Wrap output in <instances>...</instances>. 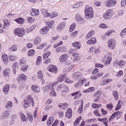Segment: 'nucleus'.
<instances>
[{"label": "nucleus", "instance_id": "11", "mask_svg": "<svg viewBox=\"0 0 126 126\" xmlns=\"http://www.w3.org/2000/svg\"><path fill=\"white\" fill-rule=\"evenodd\" d=\"M75 19L77 23L79 24H81L84 22V18L80 15L77 14L75 16Z\"/></svg>", "mask_w": 126, "mask_h": 126}, {"label": "nucleus", "instance_id": "3", "mask_svg": "<svg viewBox=\"0 0 126 126\" xmlns=\"http://www.w3.org/2000/svg\"><path fill=\"white\" fill-rule=\"evenodd\" d=\"M114 14V11L112 9L107 10L103 15V18L105 19H110Z\"/></svg>", "mask_w": 126, "mask_h": 126}, {"label": "nucleus", "instance_id": "53", "mask_svg": "<svg viewBox=\"0 0 126 126\" xmlns=\"http://www.w3.org/2000/svg\"><path fill=\"white\" fill-rule=\"evenodd\" d=\"M35 51L33 49H31L29 51L28 55L29 56H33L34 55Z\"/></svg>", "mask_w": 126, "mask_h": 126}, {"label": "nucleus", "instance_id": "8", "mask_svg": "<svg viewBox=\"0 0 126 126\" xmlns=\"http://www.w3.org/2000/svg\"><path fill=\"white\" fill-rule=\"evenodd\" d=\"M55 83H54L53 82H52L45 85V87H43L42 88V90L44 93H46L48 92L50 89H51V88L55 86Z\"/></svg>", "mask_w": 126, "mask_h": 126}, {"label": "nucleus", "instance_id": "50", "mask_svg": "<svg viewBox=\"0 0 126 126\" xmlns=\"http://www.w3.org/2000/svg\"><path fill=\"white\" fill-rule=\"evenodd\" d=\"M21 67L20 68V70L23 72H25L27 70L28 68V65L25 64L24 65H22V66H21Z\"/></svg>", "mask_w": 126, "mask_h": 126}, {"label": "nucleus", "instance_id": "44", "mask_svg": "<svg viewBox=\"0 0 126 126\" xmlns=\"http://www.w3.org/2000/svg\"><path fill=\"white\" fill-rule=\"evenodd\" d=\"M94 33L95 32L94 31H90L86 35V38L87 39L90 38L93 36Z\"/></svg>", "mask_w": 126, "mask_h": 126}, {"label": "nucleus", "instance_id": "51", "mask_svg": "<svg viewBox=\"0 0 126 126\" xmlns=\"http://www.w3.org/2000/svg\"><path fill=\"white\" fill-rule=\"evenodd\" d=\"M37 73L38 75V79H41L43 78V76L42 72L41 70H39L38 71Z\"/></svg>", "mask_w": 126, "mask_h": 126}, {"label": "nucleus", "instance_id": "35", "mask_svg": "<svg viewBox=\"0 0 126 126\" xmlns=\"http://www.w3.org/2000/svg\"><path fill=\"white\" fill-rule=\"evenodd\" d=\"M30 102L28 100L24 99V100L23 107L25 109H27V107L30 106Z\"/></svg>", "mask_w": 126, "mask_h": 126}, {"label": "nucleus", "instance_id": "63", "mask_svg": "<svg viewBox=\"0 0 126 126\" xmlns=\"http://www.w3.org/2000/svg\"><path fill=\"white\" fill-rule=\"evenodd\" d=\"M125 34H126V27L122 31L120 35L121 37H123Z\"/></svg>", "mask_w": 126, "mask_h": 126}, {"label": "nucleus", "instance_id": "6", "mask_svg": "<svg viewBox=\"0 0 126 126\" xmlns=\"http://www.w3.org/2000/svg\"><path fill=\"white\" fill-rule=\"evenodd\" d=\"M17 79L19 83L23 84L26 80L27 77L24 74L21 73L18 75Z\"/></svg>", "mask_w": 126, "mask_h": 126}, {"label": "nucleus", "instance_id": "58", "mask_svg": "<svg viewBox=\"0 0 126 126\" xmlns=\"http://www.w3.org/2000/svg\"><path fill=\"white\" fill-rule=\"evenodd\" d=\"M122 104V101L119 100L118 101L117 107L115 108V110H119L121 107V106Z\"/></svg>", "mask_w": 126, "mask_h": 126}, {"label": "nucleus", "instance_id": "59", "mask_svg": "<svg viewBox=\"0 0 126 126\" xmlns=\"http://www.w3.org/2000/svg\"><path fill=\"white\" fill-rule=\"evenodd\" d=\"M82 117L81 116L77 118L74 123V125L75 126L77 125L79 123L80 120L82 119Z\"/></svg>", "mask_w": 126, "mask_h": 126}, {"label": "nucleus", "instance_id": "47", "mask_svg": "<svg viewBox=\"0 0 126 126\" xmlns=\"http://www.w3.org/2000/svg\"><path fill=\"white\" fill-rule=\"evenodd\" d=\"M112 94L115 99L116 100H118V92L116 91H113Z\"/></svg>", "mask_w": 126, "mask_h": 126}, {"label": "nucleus", "instance_id": "31", "mask_svg": "<svg viewBox=\"0 0 126 126\" xmlns=\"http://www.w3.org/2000/svg\"><path fill=\"white\" fill-rule=\"evenodd\" d=\"M83 4V1H79L72 5V8L73 9L77 8L81 6Z\"/></svg>", "mask_w": 126, "mask_h": 126}, {"label": "nucleus", "instance_id": "55", "mask_svg": "<svg viewBox=\"0 0 126 126\" xmlns=\"http://www.w3.org/2000/svg\"><path fill=\"white\" fill-rule=\"evenodd\" d=\"M87 81V79L84 78H81L79 81V82L82 86L84 84V83L86 82Z\"/></svg>", "mask_w": 126, "mask_h": 126}, {"label": "nucleus", "instance_id": "32", "mask_svg": "<svg viewBox=\"0 0 126 126\" xmlns=\"http://www.w3.org/2000/svg\"><path fill=\"white\" fill-rule=\"evenodd\" d=\"M49 95L50 96L52 97H55L56 96L57 94L54 91V89L53 87L51 88V89Z\"/></svg>", "mask_w": 126, "mask_h": 126}, {"label": "nucleus", "instance_id": "28", "mask_svg": "<svg viewBox=\"0 0 126 126\" xmlns=\"http://www.w3.org/2000/svg\"><path fill=\"white\" fill-rule=\"evenodd\" d=\"M3 28L6 29L10 25V21L6 19H4L3 20Z\"/></svg>", "mask_w": 126, "mask_h": 126}, {"label": "nucleus", "instance_id": "43", "mask_svg": "<svg viewBox=\"0 0 126 126\" xmlns=\"http://www.w3.org/2000/svg\"><path fill=\"white\" fill-rule=\"evenodd\" d=\"M9 50L10 51H16L17 49V47L16 45H14L12 47L9 48Z\"/></svg>", "mask_w": 126, "mask_h": 126}, {"label": "nucleus", "instance_id": "4", "mask_svg": "<svg viewBox=\"0 0 126 126\" xmlns=\"http://www.w3.org/2000/svg\"><path fill=\"white\" fill-rule=\"evenodd\" d=\"M14 33L16 36L22 37L25 34V30L22 28H18L15 29L14 31Z\"/></svg>", "mask_w": 126, "mask_h": 126}, {"label": "nucleus", "instance_id": "46", "mask_svg": "<svg viewBox=\"0 0 126 126\" xmlns=\"http://www.w3.org/2000/svg\"><path fill=\"white\" fill-rule=\"evenodd\" d=\"M94 90V87H90L86 90H83V92L84 93L91 92L93 91Z\"/></svg>", "mask_w": 126, "mask_h": 126}, {"label": "nucleus", "instance_id": "9", "mask_svg": "<svg viewBox=\"0 0 126 126\" xmlns=\"http://www.w3.org/2000/svg\"><path fill=\"white\" fill-rule=\"evenodd\" d=\"M47 70L49 72L55 74L57 73L58 72V69L57 67L54 65H49L47 67Z\"/></svg>", "mask_w": 126, "mask_h": 126}, {"label": "nucleus", "instance_id": "2", "mask_svg": "<svg viewBox=\"0 0 126 126\" xmlns=\"http://www.w3.org/2000/svg\"><path fill=\"white\" fill-rule=\"evenodd\" d=\"M111 54L110 52H107L102 58V61L104 63V64L107 65L110 64L112 60Z\"/></svg>", "mask_w": 126, "mask_h": 126}, {"label": "nucleus", "instance_id": "20", "mask_svg": "<svg viewBox=\"0 0 126 126\" xmlns=\"http://www.w3.org/2000/svg\"><path fill=\"white\" fill-rule=\"evenodd\" d=\"M112 80V79H107L102 80L99 83V85L100 86L104 85Z\"/></svg>", "mask_w": 126, "mask_h": 126}, {"label": "nucleus", "instance_id": "14", "mask_svg": "<svg viewBox=\"0 0 126 126\" xmlns=\"http://www.w3.org/2000/svg\"><path fill=\"white\" fill-rule=\"evenodd\" d=\"M57 89L58 90H61L62 91L66 92H67L69 91L67 86L62 84L58 85Z\"/></svg>", "mask_w": 126, "mask_h": 126}, {"label": "nucleus", "instance_id": "16", "mask_svg": "<svg viewBox=\"0 0 126 126\" xmlns=\"http://www.w3.org/2000/svg\"><path fill=\"white\" fill-rule=\"evenodd\" d=\"M68 56L67 54H64L61 55L60 57L59 60L60 62L64 63L68 58Z\"/></svg>", "mask_w": 126, "mask_h": 126}, {"label": "nucleus", "instance_id": "39", "mask_svg": "<svg viewBox=\"0 0 126 126\" xmlns=\"http://www.w3.org/2000/svg\"><path fill=\"white\" fill-rule=\"evenodd\" d=\"M58 105L60 109H64L67 107L68 104L66 103H60Z\"/></svg>", "mask_w": 126, "mask_h": 126}, {"label": "nucleus", "instance_id": "5", "mask_svg": "<svg viewBox=\"0 0 126 126\" xmlns=\"http://www.w3.org/2000/svg\"><path fill=\"white\" fill-rule=\"evenodd\" d=\"M116 45V40L113 39H109L107 42V45L108 48L113 49H114Z\"/></svg>", "mask_w": 126, "mask_h": 126}, {"label": "nucleus", "instance_id": "12", "mask_svg": "<svg viewBox=\"0 0 126 126\" xmlns=\"http://www.w3.org/2000/svg\"><path fill=\"white\" fill-rule=\"evenodd\" d=\"M66 77L65 74L60 75L57 78V80L53 82L55 83V85L56 86L58 84L59 82H61L63 81L64 79Z\"/></svg>", "mask_w": 126, "mask_h": 126}, {"label": "nucleus", "instance_id": "33", "mask_svg": "<svg viewBox=\"0 0 126 126\" xmlns=\"http://www.w3.org/2000/svg\"><path fill=\"white\" fill-rule=\"evenodd\" d=\"M41 38L39 37H36L34 39L33 44L34 45H37L41 42Z\"/></svg>", "mask_w": 126, "mask_h": 126}, {"label": "nucleus", "instance_id": "45", "mask_svg": "<svg viewBox=\"0 0 126 126\" xmlns=\"http://www.w3.org/2000/svg\"><path fill=\"white\" fill-rule=\"evenodd\" d=\"M51 52L50 51H47L43 55V58L44 59L47 58L50 55Z\"/></svg>", "mask_w": 126, "mask_h": 126}, {"label": "nucleus", "instance_id": "22", "mask_svg": "<svg viewBox=\"0 0 126 126\" xmlns=\"http://www.w3.org/2000/svg\"><path fill=\"white\" fill-rule=\"evenodd\" d=\"M31 15L33 16L39 15V10L34 8H32L31 12Z\"/></svg>", "mask_w": 126, "mask_h": 126}, {"label": "nucleus", "instance_id": "54", "mask_svg": "<svg viewBox=\"0 0 126 126\" xmlns=\"http://www.w3.org/2000/svg\"><path fill=\"white\" fill-rule=\"evenodd\" d=\"M80 102L81 103V105L79 106L78 110V112L79 113H81L83 107V101L82 100H80Z\"/></svg>", "mask_w": 126, "mask_h": 126}, {"label": "nucleus", "instance_id": "27", "mask_svg": "<svg viewBox=\"0 0 126 126\" xmlns=\"http://www.w3.org/2000/svg\"><path fill=\"white\" fill-rule=\"evenodd\" d=\"M10 72V70L9 68H7L3 71V74L4 76L5 77H9Z\"/></svg>", "mask_w": 126, "mask_h": 126}, {"label": "nucleus", "instance_id": "10", "mask_svg": "<svg viewBox=\"0 0 126 126\" xmlns=\"http://www.w3.org/2000/svg\"><path fill=\"white\" fill-rule=\"evenodd\" d=\"M66 25V22L63 21L59 23L56 27V29L58 31H61L65 28Z\"/></svg>", "mask_w": 126, "mask_h": 126}, {"label": "nucleus", "instance_id": "52", "mask_svg": "<svg viewBox=\"0 0 126 126\" xmlns=\"http://www.w3.org/2000/svg\"><path fill=\"white\" fill-rule=\"evenodd\" d=\"M47 44L46 42L42 43V44L38 46L37 47V48L38 49H43Z\"/></svg>", "mask_w": 126, "mask_h": 126}, {"label": "nucleus", "instance_id": "13", "mask_svg": "<svg viewBox=\"0 0 126 126\" xmlns=\"http://www.w3.org/2000/svg\"><path fill=\"white\" fill-rule=\"evenodd\" d=\"M1 59L4 63L7 65L9 62V57L5 53L2 54L1 55Z\"/></svg>", "mask_w": 126, "mask_h": 126}, {"label": "nucleus", "instance_id": "62", "mask_svg": "<svg viewBox=\"0 0 126 126\" xmlns=\"http://www.w3.org/2000/svg\"><path fill=\"white\" fill-rule=\"evenodd\" d=\"M58 16V14L56 12H54L50 14V17L51 18H52L57 16Z\"/></svg>", "mask_w": 126, "mask_h": 126}, {"label": "nucleus", "instance_id": "30", "mask_svg": "<svg viewBox=\"0 0 126 126\" xmlns=\"http://www.w3.org/2000/svg\"><path fill=\"white\" fill-rule=\"evenodd\" d=\"M55 120L54 117L51 116L48 118L47 120V125L48 126L51 125Z\"/></svg>", "mask_w": 126, "mask_h": 126}, {"label": "nucleus", "instance_id": "26", "mask_svg": "<svg viewBox=\"0 0 126 126\" xmlns=\"http://www.w3.org/2000/svg\"><path fill=\"white\" fill-rule=\"evenodd\" d=\"M82 76V73L77 72L74 73L72 75V77L74 79H78L79 77H81Z\"/></svg>", "mask_w": 126, "mask_h": 126}, {"label": "nucleus", "instance_id": "40", "mask_svg": "<svg viewBox=\"0 0 126 126\" xmlns=\"http://www.w3.org/2000/svg\"><path fill=\"white\" fill-rule=\"evenodd\" d=\"M19 114L21 121H25L26 120V117L22 112H19Z\"/></svg>", "mask_w": 126, "mask_h": 126}, {"label": "nucleus", "instance_id": "41", "mask_svg": "<svg viewBox=\"0 0 126 126\" xmlns=\"http://www.w3.org/2000/svg\"><path fill=\"white\" fill-rule=\"evenodd\" d=\"M10 60L12 62L15 61L17 59V56L13 54H10L9 56Z\"/></svg>", "mask_w": 126, "mask_h": 126}, {"label": "nucleus", "instance_id": "60", "mask_svg": "<svg viewBox=\"0 0 126 126\" xmlns=\"http://www.w3.org/2000/svg\"><path fill=\"white\" fill-rule=\"evenodd\" d=\"M64 47H59L56 49V52L58 53L60 52H63V51Z\"/></svg>", "mask_w": 126, "mask_h": 126}, {"label": "nucleus", "instance_id": "7", "mask_svg": "<svg viewBox=\"0 0 126 126\" xmlns=\"http://www.w3.org/2000/svg\"><path fill=\"white\" fill-rule=\"evenodd\" d=\"M117 3L115 0H107L105 2L104 4L107 7H111L116 5Z\"/></svg>", "mask_w": 126, "mask_h": 126}, {"label": "nucleus", "instance_id": "19", "mask_svg": "<svg viewBox=\"0 0 126 126\" xmlns=\"http://www.w3.org/2000/svg\"><path fill=\"white\" fill-rule=\"evenodd\" d=\"M45 23L46 25L48 26L49 28H53L55 25V22L52 20L46 21Z\"/></svg>", "mask_w": 126, "mask_h": 126}, {"label": "nucleus", "instance_id": "37", "mask_svg": "<svg viewBox=\"0 0 126 126\" xmlns=\"http://www.w3.org/2000/svg\"><path fill=\"white\" fill-rule=\"evenodd\" d=\"M15 21L18 24H22L24 23L25 20L22 18L20 17L16 19Z\"/></svg>", "mask_w": 126, "mask_h": 126}, {"label": "nucleus", "instance_id": "38", "mask_svg": "<svg viewBox=\"0 0 126 126\" xmlns=\"http://www.w3.org/2000/svg\"><path fill=\"white\" fill-rule=\"evenodd\" d=\"M72 45L76 49H79L81 47L80 43L79 42H75L72 44Z\"/></svg>", "mask_w": 126, "mask_h": 126}, {"label": "nucleus", "instance_id": "34", "mask_svg": "<svg viewBox=\"0 0 126 126\" xmlns=\"http://www.w3.org/2000/svg\"><path fill=\"white\" fill-rule=\"evenodd\" d=\"M10 85L9 84H7L4 87L3 91L6 94H7L9 92Z\"/></svg>", "mask_w": 126, "mask_h": 126}, {"label": "nucleus", "instance_id": "49", "mask_svg": "<svg viewBox=\"0 0 126 126\" xmlns=\"http://www.w3.org/2000/svg\"><path fill=\"white\" fill-rule=\"evenodd\" d=\"M27 98L31 102L32 106H33L34 105V100L32 98V96L28 95L27 96Z\"/></svg>", "mask_w": 126, "mask_h": 126}, {"label": "nucleus", "instance_id": "57", "mask_svg": "<svg viewBox=\"0 0 126 126\" xmlns=\"http://www.w3.org/2000/svg\"><path fill=\"white\" fill-rule=\"evenodd\" d=\"M126 62L123 60H122L117 63L118 65L121 67L124 65L126 64Z\"/></svg>", "mask_w": 126, "mask_h": 126}, {"label": "nucleus", "instance_id": "64", "mask_svg": "<svg viewBox=\"0 0 126 126\" xmlns=\"http://www.w3.org/2000/svg\"><path fill=\"white\" fill-rule=\"evenodd\" d=\"M42 57L40 56L37 57L36 62L37 65H39L41 63L42 60Z\"/></svg>", "mask_w": 126, "mask_h": 126}, {"label": "nucleus", "instance_id": "1", "mask_svg": "<svg viewBox=\"0 0 126 126\" xmlns=\"http://www.w3.org/2000/svg\"><path fill=\"white\" fill-rule=\"evenodd\" d=\"M85 16L86 18L91 19L94 16V11L91 7L86 5L84 10Z\"/></svg>", "mask_w": 126, "mask_h": 126}, {"label": "nucleus", "instance_id": "25", "mask_svg": "<svg viewBox=\"0 0 126 126\" xmlns=\"http://www.w3.org/2000/svg\"><path fill=\"white\" fill-rule=\"evenodd\" d=\"M41 11L44 17H47L50 16V14L49 13L48 10L45 9H42Z\"/></svg>", "mask_w": 126, "mask_h": 126}, {"label": "nucleus", "instance_id": "29", "mask_svg": "<svg viewBox=\"0 0 126 126\" xmlns=\"http://www.w3.org/2000/svg\"><path fill=\"white\" fill-rule=\"evenodd\" d=\"M72 96H74L75 99H78L80 98L82 95V93L80 92H77L72 93Z\"/></svg>", "mask_w": 126, "mask_h": 126}, {"label": "nucleus", "instance_id": "15", "mask_svg": "<svg viewBox=\"0 0 126 126\" xmlns=\"http://www.w3.org/2000/svg\"><path fill=\"white\" fill-rule=\"evenodd\" d=\"M102 92L100 90L97 91L94 95L93 97L94 98V101L96 102L99 99L100 96L102 94Z\"/></svg>", "mask_w": 126, "mask_h": 126}, {"label": "nucleus", "instance_id": "18", "mask_svg": "<svg viewBox=\"0 0 126 126\" xmlns=\"http://www.w3.org/2000/svg\"><path fill=\"white\" fill-rule=\"evenodd\" d=\"M32 90L35 93H39L41 90L40 87L36 85H33L31 86Z\"/></svg>", "mask_w": 126, "mask_h": 126}, {"label": "nucleus", "instance_id": "36", "mask_svg": "<svg viewBox=\"0 0 126 126\" xmlns=\"http://www.w3.org/2000/svg\"><path fill=\"white\" fill-rule=\"evenodd\" d=\"M96 42V40L95 38H92L88 40L86 42V43L89 45L94 44Z\"/></svg>", "mask_w": 126, "mask_h": 126}, {"label": "nucleus", "instance_id": "24", "mask_svg": "<svg viewBox=\"0 0 126 126\" xmlns=\"http://www.w3.org/2000/svg\"><path fill=\"white\" fill-rule=\"evenodd\" d=\"M73 56L74 57V59L73 60L74 63H75L76 60H79L81 59V57L79 56V54L78 53H75L72 54Z\"/></svg>", "mask_w": 126, "mask_h": 126}, {"label": "nucleus", "instance_id": "61", "mask_svg": "<svg viewBox=\"0 0 126 126\" xmlns=\"http://www.w3.org/2000/svg\"><path fill=\"white\" fill-rule=\"evenodd\" d=\"M27 115L29 118V121L31 122L33 121V117L32 114L31 113H27Z\"/></svg>", "mask_w": 126, "mask_h": 126}, {"label": "nucleus", "instance_id": "23", "mask_svg": "<svg viewBox=\"0 0 126 126\" xmlns=\"http://www.w3.org/2000/svg\"><path fill=\"white\" fill-rule=\"evenodd\" d=\"M72 110L68 108L67 110L65 113V116L66 117L70 119L72 117Z\"/></svg>", "mask_w": 126, "mask_h": 126}, {"label": "nucleus", "instance_id": "56", "mask_svg": "<svg viewBox=\"0 0 126 126\" xmlns=\"http://www.w3.org/2000/svg\"><path fill=\"white\" fill-rule=\"evenodd\" d=\"M113 30H110L107 31L104 34V36L106 37H108L110 36L112 32H113Z\"/></svg>", "mask_w": 126, "mask_h": 126}, {"label": "nucleus", "instance_id": "48", "mask_svg": "<svg viewBox=\"0 0 126 126\" xmlns=\"http://www.w3.org/2000/svg\"><path fill=\"white\" fill-rule=\"evenodd\" d=\"M26 63V59L25 58H23L20 60V65L22 66L23 64H25Z\"/></svg>", "mask_w": 126, "mask_h": 126}, {"label": "nucleus", "instance_id": "21", "mask_svg": "<svg viewBox=\"0 0 126 126\" xmlns=\"http://www.w3.org/2000/svg\"><path fill=\"white\" fill-rule=\"evenodd\" d=\"M10 111H9L7 110L5 111L3 113V114L0 117V119H4L9 117L10 114Z\"/></svg>", "mask_w": 126, "mask_h": 126}, {"label": "nucleus", "instance_id": "17", "mask_svg": "<svg viewBox=\"0 0 126 126\" xmlns=\"http://www.w3.org/2000/svg\"><path fill=\"white\" fill-rule=\"evenodd\" d=\"M49 30V27L47 26H46L41 29L40 31V32L41 34L43 35L47 34Z\"/></svg>", "mask_w": 126, "mask_h": 126}, {"label": "nucleus", "instance_id": "42", "mask_svg": "<svg viewBox=\"0 0 126 126\" xmlns=\"http://www.w3.org/2000/svg\"><path fill=\"white\" fill-rule=\"evenodd\" d=\"M13 103L11 101H9L7 103L5 106V107L8 109H10L12 106Z\"/></svg>", "mask_w": 126, "mask_h": 126}]
</instances>
